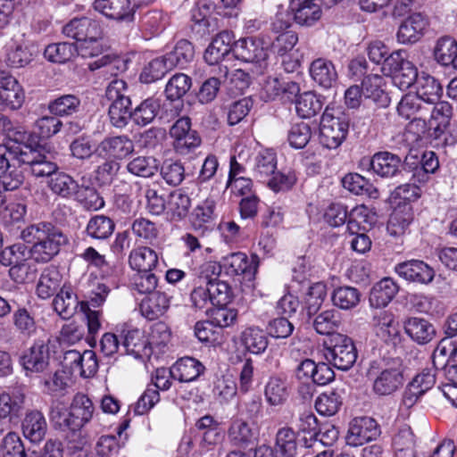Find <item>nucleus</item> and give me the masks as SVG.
I'll return each mask as SVG.
<instances>
[{
    "label": "nucleus",
    "mask_w": 457,
    "mask_h": 457,
    "mask_svg": "<svg viewBox=\"0 0 457 457\" xmlns=\"http://www.w3.org/2000/svg\"><path fill=\"white\" fill-rule=\"evenodd\" d=\"M234 37L231 32H220L206 48L204 58L209 65L219 64L220 61L233 51Z\"/></svg>",
    "instance_id": "obj_20"
},
{
    "label": "nucleus",
    "mask_w": 457,
    "mask_h": 457,
    "mask_svg": "<svg viewBox=\"0 0 457 457\" xmlns=\"http://www.w3.org/2000/svg\"><path fill=\"white\" fill-rule=\"evenodd\" d=\"M21 427L23 436L32 443L42 441L47 429L46 418L39 411L26 413Z\"/></svg>",
    "instance_id": "obj_30"
},
{
    "label": "nucleus",
    "mask_w": 457,
    "mask_h": 457,
    "mask_svg": "<svg viewBox=\"0 0 457 457\" xmlns=\"http://www.w3.org/2000/svg\"><path fill=\"white\" fill-rule=\"evenodd\" d=\"M275 457H295L297 453L296 434L293 428L283 427L276 434Z\"/></svg>",
    "instance_id": "obj_43"
},
{
    "label": "nucleus",
    "mask_w": 457,
    "mask_h": 457,
    "mask_svg": "<svg viewBox=\"0 0 457 457\" xmlns=\"http://www.w3.org/2000/svg\"><path fill=\"white\" fill-rule=\"evenodd\" d=\"M340 314L336 310H327L318 314L313 320V328L320 335L331 337L340 325Z\"/></svg>",
    "instance_id": "obj_56"
},
{
    "label": "nucleus",
    "mask_w": 457,
    "mask_h": 457,
    "mask_svg": "<svg viewBox=\"0 0 457 457\" xmlns=\"http://www.w3.org/2000/svg\"><path fill=\"white\" fill-rule=\"evenodd\" d=\"M324 357L329 364L341 370H350L357 360V350L351 337L333 334L324 343Z\"/></svg>",
    "instance_id": "obj_5"
},
{
    "label": "nucleus",
    "mask_w": 457,
    "mask_h": 457,
    "mask_svg": "<svg viewBox=\"0 0 457 457\" xmlns=\"http://www.w3.org/2000/svg\"><path fill=\"white\" fill-rule=\"evenodd\" d=\"M240 341L248 353L256 355L263 353L269 345L265 332L254 326L248 327L242 331Z\"/></svg>",
    "instance_id": "obj_35"
},
{
    "label": "nucleus",
    "mask_w": 457,
    "mask_h": 457,
    "mask_svg": "<svg viewBox=\"0 0 457 457\" xmlns=\"http://www.w3.org/2000/svg\"><path fill=\"white\" fill-rule=\"evenodd\" d=\"M131 101L129 98H120L118 102L111 103L109 106V117L111 123L116 128H124L129 119H132L130 111Z\"/></svg>",
    "instance_id": "obj_58"
},
{
    "label": "nucleus",
    "mask_w": 457,
    "mask_h": 457,
    "mask_svg": "<svg viewBox=\"0 0 457 457\" xmlns=\"http://www.w3.org/2000/svg\"><path fill=\"white\" fill-rule=\"evenodd\" d=\"M133 141L126 135L108 137L96 147L95 154L102 159L121 160L134 152Z\"/></svg>",
    "instance_id": "obj_12"
},
{
    "label": "nucleus",
    "mask_w": 457,
    "mask_h": 457,
    "mask_svg": "<svg viewBox=\"0 0 457 457\" xmlns=\"http://www.w3.org/2000/svg\"><path fill=\"white\" fill-rule=\"evenodd\" d=\"M62 33L77 43L89 38H102L99 22L88 17L74 18L62 28Z\"/></svg>",
    "instance_id": "obj_16"
},
{
    "label": "nucleus",
    "mask_w": 457,
    "mask_h": 457,
    "mask_svg": "<svg viewBox=\"0 0 457 457\" xmlns=\"http://www.w3.org/2000/svg\"><path fill=\"white\" fill-rule=\"evenodd\" d=\"M25 394L20 387L0 394V417H18L24 409Z\"/></svg>",
    "instance_id": "obj_32"
},
{
    "label": "nucleus",
    "mask_w": 457,
    "mask_h": 457,
    "mask_svg": "<svg viewBox=\"0 0 457 457\" xmlns=\"http://www.w3.org/2000/svg\"><path fill=\"white\" fill-rule=\"evenodd\" d=\"M331 299L335 306L342 310H350L360 303L361 293L353 287H339L334 290Z\"/></svg>",
    "instance_id": "obj_55"
},
{
    "label": "nucleus",
    "mask_w": 457,
    "mask_h": 457,
    "mask_svg": "<svg viewBox=\"0 0 457 457\" xmlns=\"http://www.w3.org/2000/svg\"><path fill=\"white\" fill-rule=\"evenodd\" d=\"M342 405V397L336 391L324 392L315 401L317 411L323 416H333Z\"/></svg>",
    "instance_id": "obj_62"
},
{
    "label": "nucleus",
    "mask_w": 457,
    "mask_h": 457,
    "mask_svg": "<svg viewBox=\"0 0 457 457\" xmlns=\"http://www.w3.org/2000/svg\"><path fill=\"white\" fill-rule=\"evenodd\" d=\"M50 349L48 343L37 339L31 346L22 352L19 363L25 371L26 376L43 373L50 365Z\"/></svg>",
    "instance_id": "obj_8"
},
{
    "label": "nucleus",
    "mask_w": 457,
    "mask_h": 457,
    "mask_svg": "<svg viewBox=\"0 0 457 457\" xmlns=\"http://www.w3.org/2000/svg\"><path fill=\"white\" fill-rule=\"evenodd\" d=\"M94 412L95 406L91 399L85 394L78 393L69 410L61 403H53L49 417L55 428L78 431L92 420Z\"/></svg>",
    "instance_id": "obj_2"
},
{
    "label": "nucleus",
    "mask_w": 457,
    "mask_h": 457,
    "mask_svg": "<svg viewBox=\"0 0 457 457\" xmlns=\"http://www.w3.org/2000/svg\"><path fill=\"white\" fill-rule=\"evenodd\" d=\"M114 228L115 223L110 217L96 214L88 220L85 232L92 239L105 240L112 235Z\"/></svg>",
    "instance_id": "obj_37"
},
{
    "label": "nucleus",
    "mask_w": 457,
    "mask_h": 457,
    "mask_svg": "<svg viewBox=\"0 0 457 457\" xmlns=\"http://www.w3.org/2000/svg\"><path fill=\"white\" fill-rule=\"evenodd\" d=\"M171 296L165 292L154 291L140 303L141 314L149 320L163 316L170 306Z\"/></svg>",
    "instance_id": "obj_21"
},
{
    "label": "nucleus",
    "mask_w": 457,
    "mask_h": 457,
    "mask_svg": "<svg viewBox=\"0 0 457 457\" xmlns=\"http://www.w3.org/2000/svg\"><path fill=\"white\" fill-rule=\"evenodd\" d=\"M194 55V46L186 39L179 40L176 44L174 49L166 54V56L172 64L173 69L177 66L183 68L193 60Z\"/></svg>",
    "instance_id": "obj_60"
},
{
    "label": "nucleus",
    "mask_w": 457,
    "mask_h": 457,
    "mask_svg": "<svg viewBox=\"0 0 457 457\" xmlns=\"http://www.w3.org/2000/svg\"><path fill=\"white\" fill-rule=\"evenodd\" d=\"M80 106V100L75 95H63L50 102L48 109L51 113L57 116H69L77 112Z\"/></svg>",
    "instance_id": "obj_63"
},
{
    "label": "nucleus",
    "mask_w": 457,
    "mask_h": 457,
    "mask_svg": "<svg viewBox=\"0 0 457 457\" xmlns=\"http://www.w3.org/2000/svg\"><path fill=\"white\" fill-rule=\"evenodd\" d=\"M401 162V158L395 154L378 152L372 156L370 164L374 173L382 178H389L400 170Z\"/></svg>",
    "instance_id": "obj_33"
},
{
    "label": "nucleus",
    "mask_w": 457,
    "mask_h": 457,
    "mask_svg": "<svg viewBox=\"0 0 457 457\" xmlns=\"http://www.w3.org/2000/svg\"><path fill=\"white\" fill-rule=\"evenodd\" d=\"M222 266L228 276H243L245 279L253 280L259 266V257L253 254L251 258L242 252L232 253L222 258Z\"/></svg>",
    "instance_id": "obj_10"
},
{
    "label": "nucleus",
    "mask_w": 457,
    "mask_h": 457,
    "mask_svg": "<svg viewBox=\"0 0 457 457\" xmlns=\"http://www.w3.org/2000/svg\"><path fill=\"white\" fill-rule=\"evenodd\" d=\"M300 87L296 82H282L278 78L268 77L262 84L260 97L265 102H271L279 99L284 95H295Z\"/></svg>",
    "instance_id": "obj_22"
},
{
    "label": "nucleus",
    "mask_w": 457,
    "mask_h": 457,
    "mask_svg": "<svg viewBox=\"0 0 457 457\" xmlns=\"http://www.w3.org/2000/svg\"><path fill=\"white\" fill-rule=\"evenodd\" d=\"M32 257L31 249L28 248L23 244H14L11 246L5 247L0 252V263L4 266L16 265L22 262L27 261L28 258Z\"/></svg>",
    "instance_id": "obj_59"
},
{
    "label": "nucleus",
    "mask_w": 457,
    "mask_h": 457,
    "mask_svg": "<svg viewBox=\"0 0 457 457\" xmlns=\"http://www.w3.org/2000/svg\"><path fill=\"white\" fill-rule=\"evenodd\" d=\"M405 333L417 344L429 343L436 335L434 326L426 319L411 317L404 322Z\"/></svg>",
    "instance_id": "obj_31"
},
{
    "label": "nucleus",
    "mask_w": 457,
    "mask_h": 457,
    "mask_svg": "<svg viewBox=\"0 0 457 457\" xmlns=\"http://www.w3.org/2000/svg\"><path fill=\"white\" fill-rule=\"evenodd\" d=\"M312 79L321 87L331 88L337 80V71L334 63L325 58H318L310 65Z\"/></svg>",
    "instance_id": "obj_27"
},
{
    "label": "nucleus",
    "mask_w": 457,
    "mask_h": 457,
    "mask_svg": "<svg viewBox=\"0 0 457 457\" xmlns=\"http://www.w3.org/2000/svg\"><path fill=\"white\" fill-rule=\"evenodd\" d=\"M204 370L201 361L187 356L180 358L170 367V374L179 382H191L203 374Z\"/></svg>",
    "instance_id": "obj_24"
},
{
    "label": "nucleus",
    "mask_w": 457,
    "mask_h": 457,
    "mask_svg": "<svg viewBox=\"0 0 457 457\" xmlns=\"http://www.w3.org/2000/svg\"><path fill=\"white\" fill-rule=\"evenodd\" d=\"M289 10L296 24L314 26L322 17L321 0H290Z\"/></svg>",
    "instance_id": "obj_14"
},
{
    "label": "nucleus",
    "mask_w": 457,
    "mask_h": 457,
    "mask_svg": "<svg viewBox=\"0 0 457 457\" xmlns=\"http://www.w3.org/2000/svg\"><path fill=\"white\" fill-rule=\"evenodd\" d=\"M172 69V64L166 54L157 57L145 66L140 74V81L146 84L154 82L163 78Z\"/></svg>",
    "instance_id": "obj_49"
},
{
    "label": "nucleus",
    "mask_w": 457,
    "mask_h": 457,
    "mask_svg": "<svg viewBox=\"0 0 457 457\" xmlns=\"http://www.w3.org/2000/svg\"><path fill=\"white\" fill-rule=\"evenodd\" d=\"M24 101V92L15 78L4 76L0 79V105L18 109Z\"/></svg>",
    "instance_id": "obj_26"
},
{
    "label": "nucleus",
    "mask_w": 457,
    "mask_h": 457,
    "mask_svg": "<svg viewBox=\"0 0 457 457\" xmlns=\"http://www.w3.org/2000/svg\"><path fill=\"white\" fill-rule=\"evenodd\" d=\"M289 396L287 383L278 377H271L264 387V397L270 406L283 405Z\"/></svg>",
    "instance_id": "obj_42"
},
{
    "label": "nucleus",
    "mask_w": 457,
    "mask_h": 457,
    "mask_svg": "<svg viewBox=\"0 0 457 457\" xmlns=\"http://www.w3.org/2000/svg\"><path fill=\"white\" fill-rule=\"evenodd\" d=\"M434 56L443 66L452 65L457 70V42L451 37H442L436 44Z\"/></svg>",
    "instance_id": "obj_40"
},
{
    "label": "nucleus",
    "mask_w": 457,
    "mask_h": 457,
    "mask_svg": "<svg viewBox=\"0 0 457 457\" xmlns=\"http://www.w3.org/2000/svg\"><path fill=\"white\" fill-rule=\"evenodd\" d=\"M397 112L403 118L422 121L423 126H425V119L429 114V107L415 94H406L399 102Z\"/></svg>",
    "instance_id": "obj_25"
},
{
    "label": "nucleus",
    "mask_w": 457,
    "mask_h": 457,
    "mask_svg": "<svg viewBox=\"0 0 457 457\" xmlns=\"http://www.w3.org/2000/svg\"><path fill=\"white\" fill-rule=\"evenodd\" d=\"M18 156L19 163L28 165L35 177L51 178L58 170L57 164L53 161L54 155L45 146L22 145L21 153Z\"/></svg>",
    "instance_id": "obj_7"
},
{
    "label": "nucleus",
    "mask_w": 457,
    "mask_h": 457,
    "mask_svg": "<svg viewBox=\"0 0 457 457\" xmlns=\"http://www.w3.org/2000/svg\"><path fill=\"white\" fill-rule=\"evenodd\" d=\"M126 170L137 177L151 178L158 170L157 160L153 156H137L127 163Z\"/></svg>",
    "instance_id": "obj_53"
},
{
    "label": "nucleus",
    "mask_w": 457,
    "mask_h": 457,
    "mask_svg": "<svg viewBox=\"0 0 457 457\" xmlns=\"http://www.w3.org/2000/svg\"><path fill=\"white\" fill-rule=\"evenodd\" d=\"M79 302L70 287L63 286L53 301L54 310L62 318L70 319L76 312Z\"/></svg>",
    "instance_id": "obj_44"
},
{
    "label": "nucleus",
    "mask_w": 457,
    "mask_h": 457,
    "mask_svg": "<svg viewBox=\"0 0 457 457\" xmlns=\"http://www.w3.org/2000/svg\"><path fill=\"white\" fill-rule=\"evenodd\" d=\"M77 54L74 44L68 42L54 43L48 45L44 51V56L49 62L64 63L71 61Z\"/></svg>",
    "instance_id": "obj_54"
},
{
    "label": "nucleus",
    "mask_w": 457,
    "mask_h": 457,
    "mask_svg": "<svg viewBox=\"0 0 457 457\" xmlns=\"http://www.w3.org/2000/svg\"><path fill=\"white\" fill-rule=\"evenodd\" d=\"M394 270L406 281L418 284H429L435 277L434 270L421 260L412 259L397 263Z\"/></svg>",
    "instance_id": "obj_15"
},
{
    "label": "nucleus",
    "mask_w": 457,
    "mask_h": 457,
    "mask_svg": "<svg viewBox=\"0 0 457 457\" xmlns=\"http://www.w3.org/2000/svg\"><path fill=\"white\" fill-rule=\"evenodd\" d=\"M233 53L238 60L252 63L253 75H264L271 68L268 58V48L260 38L247 37L234 42Z\"/></svg>",
    "instance_id": "obj_4"
},
{
    "label": "nucleus",
    "mask_w": 457,
    "mask_h": 457,
    "mask_svg": "<svg viewBox=\"0 0 457 457\" xmlns=\"http://www.w3.org/2000/svg\"><path fill=\"white\" fill-rule=\"evenodd\" d=\"M277 169L276 154L270 149H264L255 157L253 173L257 179L265 183Z\"/></svg>",
    "instance_id": "obj_46"
},
{
    "label": "nucleus",
    "mask_w": 457,
    "mask_h": 457,
    "mask_svg": "<svg viewBox=\"0 0 457 457\" xmlns=\"http://www.w3.org/2000/svg\"><path fill=\"white\" fill-rule=\"evenodd\" d=\"M170 136L173 139L175 151L186 155L201 145L198 132L191 128V120L187 116L178 119L170 129Z\"/></svg>",
    "instance_id": "obj_9"
},
{
    "label": "nucleus",
    "mask_w": 457,
    "mask_h": 457,
    "mask_svg": "<svg viewBox=\"0 0 457 457\" xmlns=\"http://www.w3.org/2000/svg\"><path fill=\"white\" fill-rule=\"evenodd\" d=\"M26 213L27 207L24 204L11 202L0 210V220L6 228L12 230L15 227L20 228Z\"/></svg>",
    "instance_id": "obj_51"
},
{
    "label": "nucleus",
    "mask_w": 457,
    "mask_h": 457,
    "mask_svg": "<svg viewBox=\"0 0 457 457\" xmlns=\"http://www.w3.org/2000/svg\"><path fill=\"white\" fill-rule=\"evenodd\" d=\"M385 79L382 76L374 74L366 76L361 81L364 98L371 99L380 105L388 104V96L384 89Z\"/></svg>",
    "instance_id": "obj_36"
},
{
    "label": "nucleus",
    "mask_w": 457,
    "mask_h": 457,
    "mask_svg": "<svg viewBox=\"0 0 457 457\" xmlns=\"http://www.w3.org/2000/svg\"><path fill=\"white\" fill-rule=\"evenodd\" d=\"M123 347L126 353L133 355L136 359L150 354L151 349L148 346V340L143 331L138 328L124 330Z\"/></svg>",
    "instance_id": "obj_34"
},
{
    "label": "nucleus",
    "mask_w": 457,
    "mask_h": 457,
    "mask_svg": "<svg viewBox=\"0 0 457 457\" xmlns=\"http://www.w3.org/2000/svg\"><path fill=\"white\" fill-rule=\"evenodd\" d=\"M48 187L54 194L62 198L70 199L74 197L79 185L69 174L56 171L50 178Z\"/></svg>",
    "instance_id": "obj_41"
},
{
    "label": "nucleus",
    "mask_w": 457,
    "mask_h": 457,
    "mask_svg": "<svg viewBox=\"0 0 457 457\" xmlns=\"http://www.w3.org/2000/svg\"><path fill=\"white\" fill-rule=\"evenodd\" d=\"M377 222L376 213L361 204L355 206L349 212V220L347 222V230L353 231V228L357 230H366L371 228Z\"/></svg>",
    "instance_id": "obj_47"
},
{
    "label": "nucleus",
    "mask_w": 457,
    "mask_h": 457,
    "mask_svg": "<svg viewBox=\"0 0 457 457\" xmlns=\"http://www.w3.org/2000/svg\"><path fill=\"white\" fill-rule=\"evenodd\" d=\"M343 187L357 195H366L370 198H378V189L364 177L358 173H349L342 179Z\"/></svg>",
    "instance_id": "obj_45"
},
{
    "label": "nucleus",
    "mask_w": 457,
    "mask_h": 457,
    "mask_svg": "<svg viewBox=\"0 0 457 457\" xmlns=\"http://www.w3.org/2000/svg\"><path fill=\"white\" fill-rule=\"evenodd\" d=\"M130 267L137 271H152L158 264V255L147 246L133 249L129 257Z\"/></svg>",
    "instance_id": "obj_39"
},
{
    "label": "nucleus",
    "mask_w": 457,
    "mask_h": 457,
    "mask_svg": "<svg viewBox=\"0 0 457 457\" xmlns=\"http://www.w3.org/2000/svg\"><path fill=\"white\" fill-rule=\"evenodd\" d=\"M259 430L253 425L243 419H234L228 428V438L231 445L246 448L257 442Z\"/></svg>",
    "instance_id": "obj_18"
},
{
    "label": "nucleus",
    "mask_w": 457,
    "mask_h": 457,
    "mask_svg": "<svg viewBox=\"0 0 457 457\" xmlns=\"http://www.w3.org/2000/svg\"><path fill=\"white\" fill-rule=\"evenodd\" d=\"M378 422L370 417L355 418L350 423L346 441L349 445L359 446L377 439L380 435Z\"/></svg>",
    "instance_id": "obj_11"
},
{
    "label": "nucleus",
    "mask_w": 457,
    "mask_h": 457,
    "mask_svg": "<svg viewBox=\"0 0 457 457\" xmlns=\"http://www.w3.org/2000/svg\"><path fill=\"white\" fill-rule=\"evenodd\" d=\"M21 237L32 244V258L37 262H48L60 252L61 246L68 243L62 231L50 222H38L25 228Z\"/></svg>",
    "instance_id": "obj_1"
},
{
    "label": "nucleus",
    "mask_w": 457,
    "mask_h": 457,
    "mask_svg": "<svg viewBox=\"0 0 457 457\" xmlns=\"http://www.w3.org/2000/svg\"><path fill=\"white\" fill-rule=\"evenodd\" d=\"M428 26V19L421 13L410 15L399 26L396 37L401 44H414L425 34Z\"/></svg>",
    "instance_id": "obj_19"
},
{
    "label": "nucleus",
    "mask_w": 457,
    "mask_h": 457,
    "mask_svg": "<svg viewBox=\"0 0 457 457\" xmlns=\"http://www.w3.org/2000/svg\"><path fill=\"white\" fill-rule=\"evenodd\" d=\"M31 60L32 53L28 46L15 42L8 46L5 62L9 67H24L29 64Z\"/></svg>",
    "instance_id": "obj_64"
},
{
    "label": "nucleus",
    "mask_w": 457,
    "mask_h": 457,
    "mask_svg": "<svg viewBox=\"0 0 457 457\" xmlns=\"http://www.w3.org/2000/svg\"><path fill=\"white\" fill-rule=\"evenodd\" d=\"M415 85V95L427 105L435 104L443 95V87L433 76L425 72L420 74Z\"/></svg>",
    "instance_id": "obj_23"
},
{
    "label": "nucleus",
    "mask_w": 457,
    "mask_h": 457,
    "mask_svg": "<svg viewBox=\"0 0 457 457\" xmlns=\"http://www.w3.org/2000/svg\"><path fill=\"white\" fill-rule=\"evenodd\" d=\"M435 384L436 371L433 369H424L406 386L402 397L403 405L406 408L412 407Z\"/></svg>",
    "instance_id": "obj_13"
},
{
    "label": "nucleus",
    "mask_w": 457,
    "mask_h": 457,
    "mask_svg": "<svg viewBox=\"0 0 457 457\" xmlns=\"http://www.w3.org/2000/svg\"><path fill=\"white\" fill-rule=\"evenodd\" d=\"M404 369L398 360L372 361L367 371L372 392L378 396H390L404 384Z\"/></svg>",
    "instance_id": "obj_3"
},
{
    "label": "nucleus",
    "mask_w": 457,
    "mask_h": 457,
    "mask_svg": "<svg viewBox=\"0 0 457 457\" xmlns=\"http://www.w3.org/2000/svg\"><path fill=\"white\" fill-rule=\"evenodd\" d=\"M216 203L208 197L199 204L192 213V225L195 229H206L211 227L215 219Z\"/></svg>",
    "instance_id": "obj_48"
},
{
    "label": "nucleus",
    "mask_w": 457,
    "mask_h": 457,
    "mask_svg": "<svg viewBox=\"0 0 457 457\" xmlns=\"http://www.w3.org/2000/svg\"><path fill=\"white\" fill-rule=\"evenodd\" d=\"M160 104L154 98H147L138 104L132 112L133 121L141 127L150 124L156 117Z\"/></svg>",
    "instance_id": "obj_57"
},
{
    "label": "nucleus",
    "mask_w": 457,
    "mask_h": 457,
    "mask_svg": "<svg viewBox=\"0 0 457 457\" xmlns=\"http://www.w3.org/2000/svg\"><path fill=\"white\" fill-rule=\"evenodd\" d=\"M191 85L192 80L189 76L184 73H177L169 79L166 85V97L170 101L180 99L190 89Z\"/></svg>",
    "instance_id": "obj_61"
},
{
    "label": "nucleus",
    "mask_w": 457,
    "mask_h": 457,
    "mask_svg": "<svg viewBox=\"0 0 457 457\" xmlns=\"http://www.w3.org/2000/svg\"><path fill=\"white\" fill-rule=\"evenodd\" d=\"M349 118L343 112L335 115L327 107L321 116L320 143L328 149H337L345 140Z\"/></svg>",
    "instance_id": "obj_6"
},
{
    "label": "nucleus",
    "mask_w": 457,
    "mask_h": 457,
    "mask_svg": "<svg viewBox=\"0 0 457 457\" xmlns=\"http://www.w3.org/2000/svg\"><path fill=\"white\" fill-rule=\"evenodd\" d=\"M323 99L312 91L300 94L295 99V111L299 117L310 119L316 116L323 107Z\"/></svg>",
    "instance_id": "obj_38"
},
{
    "label": "nucleus",
    "mask_w": 457,
    "mask_h": 457,
    "mask_svg": "<svg viewBox=\"0 0 457 457\" xmlns=\"http://www.w3.org/2000/svg\"><path fill=\"white\" fill-rule=\"evenodd\" d=\"M399 287L391 278H384L376 283L370 294V303L372 307L380 309L386 306L396 295Z\"/></svg>",
    "instance_id": "obj_29"
},
{
    "label": "nucleus",
    "mask_w": 457,
    "mask_h": 457,
    "mask_svg": "<svg viewBox=\"0 0 457 457\" xmlns=\"http://www.w3.org/2000/svg\"><path fill=\"white\" fill-rule=\"evenodd\" d=\"M94 8L106 18L130 22L134 20L135 5L130 0H95Z\"/></svg>",
    "instance_id": "obj_17"
},
{
    "label": "nucleus",
    "mask_w": 457,
    "mask_h": 457,
    "mask_svg": "<svg viewBox=\"0 0 457 457\" xmlns=\"http://www.w3.org/2000/svg\"><path fill=\"white\" fill-rule=\"evenodd\" d=\"M61 285V275L54 268L46 269L37 282V295L42 299H48L57 291Z\"/></svg>",
    "instance_id": "obj_52"
},
{
    "label": "nucleus",
    "mask_w": 457,
    "mask_h": 457,
    "mask_svg": "<svg viewBox=\"0 0 457 457\" xmlns=\"http://www.w3.org/2000/svg\"><path fill=\"white\" fill-rule=\"evenodd\" d=\"M295 426L298 432L307 434L309 438L303 439L305 448L314 447L317 443V430L319 428L318 420L314 413L311 411H304L301 412L296 420Z\"/></svg>",
    "instance_id": "obj_50"
},
{
    "label": "nucleus",
    "mask_w": 457,
    "mask_h": 457,
    "mask_svg": "<svg viewBox=\"0 0 457 457\" xmlns=\"http://www.w3.org/2000/svg\"><path fill=\"white\" fill-rule=\"evenodd\" d=\"M372 325L377 336L384 341H391L399 336V324L395 315L386 310L376 311L372 318Z\"/></svg>",
    "instance_id": "obj_28"
}]
</instances>
